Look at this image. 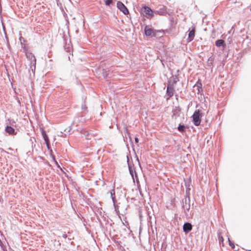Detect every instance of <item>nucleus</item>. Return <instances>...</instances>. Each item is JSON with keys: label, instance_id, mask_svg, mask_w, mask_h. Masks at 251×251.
Instances as JSON below:
<instances>
[{"label": "nucleus", "instance_id": "a211bd4d", "mask_svg": "<svg viewBox=\"0 0 251 251\" xmlns=\"http://www.w3.org/2000/svg\"><path fill=\"white\" fill-rule=\"evenodd\" d=\"M129 173H130L131 176H132L133 179H134L133 174H134V173L136 174L134 170H133L131 169V168L129 166ZM135 175L136 176V174H135Z\"/></svg>", "mask_w": 251, "mask_h": 251}, {"label": "nucleus", "instance_id": "4468645a", "mask_svg": "<svg viewBox=\"0 0 251 251\" xmlns=\"http://www.w3.org/2000/svg\"><path fill=\"white\" fill-rule=\"evenodd\" d=\"M43 137H44V139L45 140V141L47 144V147L49 148V138L47 136V135L45 134V133H43Z\"/></svg>", "mask_w": 251, "mask_h": 251}, {"label": "nucleus", "instance_id": "5701e85b", "mask_svg": "<svg viewBox=\"0 0 251 251\" xmlns=\"http://www.w3.org/2000/svg\"><path fill=\"white\" fill-rule=\"evenodd\" d=\"M135 142H136V143H138V142H139V139H138V138H135Z\"/></svg>", "mask_w": 251, "mask_h": 251}, {"label": "nucleus", "instance_id": "6e6552de", "mask_svg": "<svg viewBox=\"0 0 251 251\" xmlns=\"http://www.w3.org/2000/svg\"><path fill=\"white\" fill-rule=\"evenodd\" d=\"M145 33L146 36H155V34L154 33L153 30L151 28L149 27L148 26H146L145 27Z\"/></svg>", "mask_w": 251, "mask_h": 251}, {"label": "nucleus", "instance_id": "39448f33", "mask_svg": "<svg viewBox=\"0 0 251 251\" xmlns=\"http://www.w3.org/2000/svg\"><path fill=\"white\" fill-rule=\"evenodd\" d=\"M190 197L189 195L186 196L184 200H183V207L184 210L188 211L190 208Z\"/></svg>", "mask_w": 251, "mask_h": 251}, {"label": "nucleus", "instance_id": "7ed1b4c3", "mask_svg": "<svg viewBox=\"0 0 251 251\" xmlns=\"http://www.w3.org/2000/svg\"><path fill=\"white\" fill-rule=\"evenodd\" d=\"M141 12L144 16L146 17L148 19L152 18L153 16V13H154V11L146 6H143L141 8Z\"/></svg>", "mask_w": 251, "mask_h": 251}, {"label": "nucleus", "instance_id": "f257e3e1", "mask_svg": "<svg viewBox=\"0 0 251 251\" xmlns=\"http://www.w3.org/2000/svg\"><path fill=\"white\" fill-rule=\"evenodd\" d=\"M26 56L27 58L30 60V68L32 72L35 70L36 68V58L34 55L30 52H26Z\"/></svg>", "mask_w": 251, "mask_h": 251}, {"label": "nucleus", "instance_id": "1a4fd4ad", "mask_svg": "<svg viewBox=\"0 0 251 251\" xmlns=\"http://www.w3.org/2000/svg\"><path fill=\"white\" fill-rule=\"evenodd\" d=\"M192 229V225L188 222L185 223L183 226V231L187 233L190 232Z\"/></svg>", "mask_w": 251, "mask_h": 251}, {"label": "nucleus", "instance_id": "a878e982", "mask_svg": "<svg viewBox=\"0 0 251 251\" xmlns=\"http://www.w3.org/2000/svg\"><path fill=\"white\" fill-rule=\"evenodd\" d=\"M175 111L174 110V113H173V115H175Z\"/></svg>", "mask_w": 251, "mask_h": 251}, {"label": "nucleus", "instance_id": "f8f14e48", "mask_svg": "<svg viewBox=\"0 0 251 251\" xmlns=\"http://www.w3.org/2000/svg\"><path fill=\"white\" fill-rule=\"evenodd\" d=\"M5 131L10 135L16 134L15 129L10 126H7L5 128Z\"/></svg>", "mask_w": 251, "mask_h": 251}, {"label": "nucleus", "instance_id": "9d476101", "mask_svg": "<svg viewBox=\"0 0 251 251\" xmlns=\"http://www.w3.org/2000/svg\"><path fill=\"white\" fill-rule=\"evenodd\" d=\"M194 88L197 90L198 94L202 91V84L199 80L195 84Z\"/></svg>", "mask_w": 251, "mask_h": 251}, {"label": "nucleus", "instance_id": "20e7f679", "mask_svg": "<svg viewBox=\"0 0 251 251\" xmlns=\"http://www.w3.org/2000/svg\"><path fill=\"white\" fill-rule=\"evenodd\" d=\"M154 13L160 15H164L166 14H168L169 15H170V13L166 11V7L163 5L160 6V7L159 8H158L156 10H154Z\"/></svg>", "mask_w": 251, "mask_h": 251}, {"label": "nucleus", "instance_id": "aec40b11", "mask_svg": "<svg viewBox=\"0 0 251 251\" xmlns=\"http://www.w3.org/2000/svg\"><path fill=\"white\" fill-rule=\"evenodd\" d=\"M105 3L106 5L109 6L112 3V0H105Z\"/></svg>", "mask_w": 251, "mask_h": 251}, {"label": "nucleus", "instance_id": "b1692460", "mask_svg": "<svg viewBox=\"0 0 251 251\" xmlns=\"http://www.w3.org/2000/svg\"><path fill=\"white\" fill-rule=\"evenodd\" d=\"M62 237L64 238H66L67 236L66 234H64L62 235Z\"/></svg>", "mask_w": 251, "mask_h": 251}, {"label": "nucleus", "instance_id": "2eb2a0df", "mask_svg": "<svg viewBox=\"0 0 251 251\" xmlns=\"http://www.w3.org/2000/svg\"><path fill=\"white\" fill-rule=\"evenodd\" d=\"M110 195H111V199L113 201V202H114V201H115V190H114V186H113V189H112L111 191H110Z\"/></svg>", "mask_w": 251, "mask_h": 251}, {"label": "nucleus", "instance_id": "393cba45", "mask_svg": "<svg viewBox=\"0 0 251 251\" xmlns=\"http://www.w3.org/2000/svg\"><path fill=\"white\" fill-rule=\"evenodd\" d=\"M103 76H104V78L107 77V75L105 74L104 73H103Z\"/></svg>", "mask_w": 251, "mask_h": 251}, {"label": "nucleus", "instance_id": "ddd939ff", "mask_svg": "<svg viewBox=\"0 0 251 251\" xmlns=\"http://www.w3.org/2000/svg\"><path fill=\"white\" fill-rule=\"evenodd\" d=\"M215 45L217 47L222 46L225 48L226 46L225 41L223 39L217 40L215 42Z\"/></svg>", "mask_w": 251, "mask_h": 251}, {"label": "nucleus", "instance_id": "423d86ee", "mask_svg": "<svg viewBox=\"0 0 251 251\" xmlns=\"http://www.w3.org/2000/svg\"><path fill=\"white\" fill-rule=\"evenodd\" d=\"M118 8L124 14L126 15L128 13V10L125 5L121 1H118L117 3Z\"/></svg>", "mask_w": 251, "mask_h": 251}, {"label": "nucleus", "instance_id": "6ab92c4d", "mask_svg": "<svg viewBox=\"0 0 251 251\" xmlns=\"http://www.w3.org/2000/svg\"><path fill=\"white\" fill-rule=\"evenodd\" d=\"M229 245L232 248L234 249L235 247V245L234 243L232 241H231L229 239H228Z\"/></svg>", "mask_w": 251, "mask_h": 251}, {"label": "nucleus", "instance_id": "4be33fe9", "mask_svg": "<svg viewBox=\"0 0 251 251\" xmlns=\"http://www.w3.org/2000/svg\"><path fill=\"white\" fill-rule=\"evenodd\" d=\"M176 79H177L176 76V77H175V76H174V80H173L174 84L177 81V80H176Z\"/></svg>", "mask_w": 251, "mask_h": 251}, {"label": "nucleus", "instance_id": "0eeeda50", "mask_svg": "<svg viewBox=\"0 0 251 251\" xmlns=\"http://www.w3.org/2000/svg\"><path fill=\"white\" fill-rule=\"evenodd\" d=\"M189 33H188V41L190 42L192 41L194 39V38L195 37V27H192V29H189Z\"/></svg>", "mask_w": 251, "mask_h": 251}, {"label": "nucleus", "instance_id": "f03ea898", "mask_svg": "<svg viewBox=\"0 0 251 251\" xmlns=\"http://www.w3.org/2000/svg\"><path fill=\"white\" fill-rule=\"evenodd\" d=\"M193 122L195 126L200 125L201 122V115L199 109L196 110L192 116Z\"/></svg>", "mask_w": 251, "mask_h": 251}, {"label": "nucleus", "instance_id": "bb28decb", "mask_svg": "<svg viewBox=\"0 0 251 251\" xmlns=\"http://www.w3.org/2000/svg\"><path fill=\"white\" fill-rule=\"evenodd\" d=\"M249 251H251V250H250Z\"/></svg>", "mask_w": 251, "mask_h": 251}, {"label": "nucleus", "instance_id": "f3484780", "mask_svg": "<svg viewBox=\"0 0 251 251\" xmlns=\"http://www.w3.org/2000/svg\"><path fill=\"white\" fill-rule=\"evenodd\" d=\"M245 36H246V39L251 40V34H247L246 35H242V38H243L244 41H245V38L244 37Z\"/></svg>", "mask_w": 251, "mask_h": 251}, {"label": "nucleus", "instance_id": "9b49d317", "mask_svg": "<svg viewBox=\"0 0 251 251\" xmlns=\"http://www.w3.org/2000/svg\"><path fill=\"white\" fill-rule=\"evenodd\" d=\"M167 93L170 97L173 96V85L171 84L170 80L168 81Z\"/></svg>", "mask_w": 251, "mask_h": 251}, {"label": "nucleus", "instance_id": "dca6fc26", "mask_svg": "<svg viewBox=\"0 0 251 251\" xmlns=\"http://www.w3.org/2000/svg\"><path fill=\"white\" fill-rule=\"evenodd\" d=\"M177 129L179 131L182 132L185 131V127L184 125L179 124L178 126L177 127Z\"/></svg>", "mask_w": 251, "mask_h": 251}, {"label": "nucleus", "instance_id": "412c9836", "mask_svg": "<svg viewBox=\"0 0 251 251\" xmlns=\"http://www.w3.org/2000/svg\"><path fill=\"white\" fill-rule=\"evenodd\" d=\"M86 133V132H85V133L84 134V135L85 136V137L87 139H91V135H90L88 133H87V134H85Z\"/></svg>", "mask_w": 251, "mask_h": 251}]
</instances>
